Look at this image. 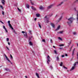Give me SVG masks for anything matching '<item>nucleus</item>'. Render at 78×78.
Instances as JSON below:
<instances>
[{"mask_svg":"<svg viewBox=\"0 0 78 78\" xmlns=\"http://www.w3.org/2000/svg\"><path fill=\"white\" fill-rule=\"evenodd\" d=\"M74 19L73 17H70V18L68 19V21L67 22V23H68L69 25H70V23H72V22H73V20Z\"/></svg>","mask_w":78,"mask_h":78,"instance_id":"1","label":"nucleus"},{"mask_svg":"<svg viewBox=\"0 0 78 78\" xmlns=\"http://www.w3.org/2000/svg\"><path fill=\"white\" fill-rule=\"evenodd\" d=\"M44 22H46V23H48L49 22V21L48 20V18H47V16H46L44 17Z\"/></svg>","mask_w":78,"mask_h":78,"instance_id":"2","label":"nucleus"},{"mask_svg":"<svg viewBox=\"0 0 78 78\" xmlns=\"http://www.w3.org/2000/svg\"><path fill=\"white\" fill-rule=\"evenodd\" d=\"M47 59H48V61H47V63L48 64H49V63H48V61H49V62H50V59H51V58L50 57V56L48 55V57H47Z\"/></svg>","mask_w":78,"mask_h":78,"instance_id":"3","label":"nucleus"},{"mask_svg":"<svg viewBox=\"0 0 78 78\" xmlns=\"http://www.w3.org/2000/svg\"><path fill=\"white\" fill-rule=\"evenodd\" d=\"M53 5H51L49 6L48 7V9H50V8H52V7H53Z\"/></svg>","mask_w":78,"mask_h":78,"instance_id":"4","label":"nucleus"},{"mask_svg":"<svg viewBox=\"0 0 78 78\" xmlns=\"http://www.w3.org/2000/svg\"><path fill=\"white\" fill-rule=\"evenodd\" d=\"M24 37H25V38H27L28 36H27V32H25L24 34Z\"/></svg>","mask_w":78,"mask_h":78,"instance_id":"5","label":"nucleus"},{"mask_svg":"<svg viewBox=\"0 0 78 78\" xmlns=\"http://www.w3.org/2000/svg\"><path fill=\"white\" fill-rule=\"evenodd\" d=\"M4 55L5 56V58H6V59L8 61H9V62H10V60H9V59L7 57V56H6V55H5V54H4Z\"/></svg>","mask_w":78,"mask_h":78,"instance_id":"6","label":"nucleus"},{"mask_svg":"<svg viewBox=\"0 0 78 78\" xmlns=\"http://www.w3.org/2000/svg\"><path fill=\"white\" fill-rule=\"evenodd\" d=\"M9 25L10 28H11L12 30H14V28H13L12 27V25H11V24H9Z\"/></svg>","mask_w":78,"mask_h":78,"instance_id":"7","label":"nucleus"},{"mask_svg":"<svg viewBox=\"0 0 78 78\" xmlns=\"http://www.w3.org/2000/svg\"><path fill=\"white\" fill-rule=\"evenodd\" d=\"M60 27V26H58V27H57V28L56 29V31H58V30H59V28H60V27Z\"/></svg>","mask_w":78,"mask_h":78,"instance_id":"8","label":"nucleus"},{"mask_svg":"<svg viewBox=\"0 0 78 78\" xmlns=\"http://www.w3.org/2000/svg\"><path fill=\"white\" fill-rule=\"evenodd\" d=\"M51 25L53 28H55V24H54L53 23H51Z\"/></svg>","mask_w":78,"mask_h":78,"instance_id":"9","label":"nucleus"},{"mask_svg":"<svg viewBox=\"0 0 78 78\" xmlns=\"http://www.w3.org/2000/svg\"><path fill=\"white\" fill-rule=\"evenodd\" d=\"M2 0V3L3 5H5V0Z\"/></svg>","mask_w":78,"mask_h":78,"instance_id":"10","label":"nucleus"},{"mask_svg":"<svg viewBox=\"0 0 78 78\" xmlns=\"http://www.w3.org/2000/svg\"><path fill=\"white\" fill-rule=\"evenodd\" d=\"M62 3H63V2H62L60 4H59L58 5H57V6H60V5H61Z\"/></svg>","mask_w":78,"mask_h":78,"instance_id":"11","label":"nucleus"},{"mask_svg":"<svg viewBox=\"0 0 78 78\" xmlns=\"http://www.w3.org/2000/svg\"><path fill=\"white\" fill-rule=\"evenodd\" d=\"M36 76H37V78H40L39 77V74L37 73H36Z\"/></svg>","mask_w":78,"mask_h":78,"instance_id":"12","label":"nucleus"},{"mask_svg":"<svg viewBox=\"0 0 78 78\" xmlns=\"http://www.w3.org/2000/svg\"><path fill=\"white\" fill-rule=\"evenodd\" d=\"M75 66H73L72 68L71 69V70H70V71H71V70H73L74 69H75Z\"/></svg>","mask_w":78,"mask_h":78,"instance_id":"13","label":"nucleus"},{"mask_svg":"<svg viewBox=\"0 0 78 78\" xmlns=\"http://www.w3.org/2000/svg\"><path fill=\"white\" fill-rule=\"evenodd\" d=\"M31 8H32V9H33V10H36V8H34L33 6L31 7Z\"/></svg>","mask_w":78,"mask_h":78,"instance_id":"14","label":"nucleus"},{"mask_svg":"<svg viewBox=\"0 0 78 78\" xmlns=\"http://www.w3.org/2000/svg\"><path fill=\"white\" fill-rule=\"evenodd\" d=\"M58 34H62L63 33V31H60L59 32H58Z\"/></svg>","mask_w":78,"mask_h":78,"instance_id":"15","label":"nucleus"},{"mask_svg":"<svg viewBox=\"0 0 78 78\" xmlns=\"http://www.w3.org/2000/svg\"><path fill=\"white\" fill-rule=\"evenodd\" d=\"M39 9H44V8L42 6H41L40 7H39Z\"/></svg>","mask_w":78,"mask_h":78,"instance_id":"16","label":"nucleus"},{"mask_svg":"<svg viewBox=\"0 0 78 78\" xmlns=\"http://www.w3.org/2000/svg\"><path fill=\"white\" fill-rule=\"evenodd\" d=\"M36 16L37 17H38L40 16V15L39 14H36Z\"/></svg>","mask_w":78,"mask_h":78,"instance_id":"17","label":"nucleus"},{"mask_svg":"<svg viewBox=\"0 0 78 78\" xmlns=\"http://www.w3.org/2000/svg\"><path fill=\"white\" fill-rule=\"evenodd\" d=\"M29 44L30 45H33V44H32V43L31 42V41L29 42Z\"/></svg>","mask_w":78,"mask_h":78,"instance_id":"18","label":"nucleus"},{"mask_svg":"<svg viewBox=\"0 0 78 78\" xmlns=\"http://www.w3.org/2000/svg\"><path fill=\"white\" fill-rule=\"evenodd\" d=\"M75 49H74L73 50V53H72V55L73 56V54H74V51H75Z\"/></svg>","mask_w":78,"mask_h":78,"instance_id":"19","label":"nucleus"},{"mask_svg":"<svg viewBox=\"0 0 78 78\" xmlns=\"http://www.w3.org/2000/svg\"><path fill=\"white\" fill-rule=\"evenodd\" d=\"M26 6H27V8H29L30 7V5H29V4H27V5H26Z\"/></svg>","mask_w":78,"mask_h":78,"instance_id":"20","label":"nucleus"},{"mask_svg":"<svg viewBox=\"0 0 78 78\" xmlns=\"http://www.w3.org/2000/svg\"><path fill=\"white\" fill-rule=\"evenodd\" d=\"M62 62H61L60 64V66H62Z\"/></svg>","mask_w":78,"mask_h":78,"instance_id":"21","label":"nucleus"},{"mask_svg":"<svg viewBox=\"0 0 78 78\" xmlns=\"http://www.w3.org/2000/svg\"><path fill=\"white\" fill-rule=\"evenodd\" d=\"M30 3L31 4H32V5H34L33 3L32 2V1H31V0H30Z\"/></svg>","mask_w":78,"mask_h":78,"instance_id":"22","label":"nucleus"},{"mask_svg":"<svg viewBox=\"0 0 78 78\" xmlns=\"http://www.w3.org/2000/svg\"><path fill=\"white\" fill-rule=\"evenodd\" d=\"M58 39H59V40H60V41H62V38H60V37H58Z\"/></svg>","mask_w":78,"mask_h":78,"instance_id":"23","label":"nucleus"},{"mask_svg":"<svg viewBox=\"0 0 78 78\" xmlns=\"http://www.w3.org/2000/svg\"><path fill=\"white\" fill-rule=\"evenodd\" d=\"M0 7L2 8V9H3V7L2 5H0Z\"/></svg>","mask_w":78,"mask_h":78,"instance_id":"24","label":"nucleus"},{"mask_svg":"<svg viewBox=\"0 0 78 78\" xmlns=\"http://www.w3.org/2000/svg\"><path fill=\"white\" fill-rule=\"evenodd\" d=\"M13 31L15 34H17V33L16 32V31L14 30H13Z\"/></svg>","mask_w":78,"mask_h":78,"instance_id":"25","label":"nucleus"},{"mask_svg":"<svg viewBox=\"0 0 78 78\" xmlns=\"http://www.w3.org/2000/svg\"><path fill=\"white\" fill-rule=\"evenodd\" d=\"M17 9L18 10V11H19L20 12H21V10H20V9L19 8H17Z\"/></svg>","mask_w":78,"mask_h":78,"instance_id":"26","label":"nucleus"},{"mask_svg":"<svg viewBox=\"0 0 78 78\" xmlns=\"http://www.w3.org/2000/svg\"><path fill=\"white\" fill-rule=\"evenodd\" d=\"M59 57H57V61H59Z\"/></svg>","mask_w":78,"mask_h":78,"instance_id":"27","label":"nucleus"},{"mask_svg":"<svg viewBox=\"0 0 78 78\" xmlns=\"http://www.w3.org/2000/svg\"><path fill=\"white\" fill-rule=\"evenodd\" d=\"M50 69H53V67L51 66H50Z\"/></svg>","mask_w":78,"mask_h":78,"instance_id":"28","label":"nucleus"},{"mask_svg":"<svg viewBox=\"0 0 78 78\" xmlns=\"http://www.w3.org/2000/svg\"><path fill=\"white\" fill-rule=\"evenodd\" d=\"M62 16L60 17V19H59V20H61V19H62Z\"/></svg>","mask_w":78,"mask_h":78,"instance_id":"29","label":"nucleus"},{"mask_svg":"<svg viewBox=\"0 0 78 78\" xmlns=\"http://www.w3.org/2000/svg\"><path fill=\"white\" fill-rule=\"evenodd\" d=\"M73 34L74 35H76V32H74L73 33Z\"/></svg>","mask_w":78,"mask_h":78,"instance_id":"30","label":"nucleus"},{"mask_svg":"<svg viewBox=\"0 0 78 78\" xmlns=\"http://www.w3.org/2000/svg\"><path fill=\"white\" fill-rule=\"evenodd\" d=\"M54 52L55 54H57V51H56L54 50Z\"/></svg>","mask_w":78,"mask_h":78,"instance_id":"31","label":"nucleus"},{"mask_svg":"<svg viewBox=\"0 0 78 78\" xmlns=\"http://www.w3.org/2000/svg\"><path fill=\"white\" fill-rule=\"evenodd\" d=\"M38 25L39 27H40V28H41V24H39Z\"/></svg>","mask_w":78,"mask_h":78,"instance_id":"32","label":"nucleus"},{"mask_svg":"<svg viewBox=\"0 0 78 78\" xmlns=\"http://www.w3.org/2000/svg\"><path fill=\"white\" fill-rule=\"evenodd\" d=\"M59 46H60V47H61L62 46H64V44H60V45H59Z\"/></svg>","mask_w":78,"mask_h":78,"instance_id":"33","label":"nucleus"},{"mask_svg":"<svg viewBox=\"0 0 78 78\" xmlns=\"http://www.w3.org/2000/svg\"><path fill=\"white\" fill-rule=\"evenodd\" d=\"M76 2H78V0H76L74 2V3H76Z\"/></svg>","mask_w":78,"mask_h":78,"instance_id":"34","label":"nucleus"},{"mask_svg":"<svg viewBox=\"0 0 78 78\" xmlns=\"http://www.w3.org/2000/svg\"><path fill=\"white\" fill-rule=\"evenodd\" d=\"M5 30L6 32V33H8V30H6V29H5Z\"/></svg>","mask_w":78,"mask_h":78,"instance_id":"35","label":"nucleus"},{"mask_svg":"<svg viewBox=\"0 0 78 78\" xmlns=\"http://www.w3.org/2000/svg\"><path fill=\"white\" fill-rule=\"evenodd\" d=\"M50 41L51 43H53V41H52V40L51 39H50Z\"/></svg>","mask_w":78,"mask_h":78,"instance_id":"36","label":"nucleus"},{"mask_svg":"<svg viewBox=\"0 0 78 78\" xmlns=\"http://www.w3.org/2000/svg\"><path fill=\"white\" fill-rule=\"evenodd\" d=\"M6 47L7 50H9V48H8V47L7 46H6Z\"/></svg>","mask_w":78,"mask_h":78,"instance_id":"37","label":"nucleus"},{"mask_svg":"<svg viewBox=\"0 0 78 78\" xmlns=\"http://www.w3.org/2000/svg\"><path fill=\"white\" fill-rule=\"evenodd\" d=\"M7 42H8V41H9V38H7Z\"/></svg>","mask_w":78,"mask_h":78,"instance_id":"38","label":"nucleus"},{"mask_svg":"<svg viewBox=\"0 0 78 78\" xmlns=\"http://www.w3.org/2000/svg\"><path fill=\"white\" fill-rule=\"evenodd\" d=\"M3 28L4 29H5H5H6V28H5V26H3Z\"/></svg>","mask_w":78,"mask_h":78,"instance_id":"39","label":"nucleus"},{"mask_svg":"<svg viewBox=\"0 0 78 78\" xmlns=\"http://www.w3.org/2000/svg\"><path fill=\"white\" fill-rule=\"evenodd\" d=\"M63 68H64L65 69H67V68L66 67H65L64 66H63Z\"/></svg>","mask_w":78,"mask_h":78,"instance_id":"40","label":"nucleus"},{"mask_svg":"<svg viewBox=\"0 0 78 78\" xmlns=\"http://www.w3.org/2000/svg\"><path fill=\"white\" fill-rule=\"evenodd\" d=\"M0 22H1V23H2L3 24H4V23H3V22H2V21L0 20Z\"/></svg>","mask_w":78,"mask_h":78,"instance_id":"41","label":"nucleus"},{"mask_svg":"<svg viewBox=\"0 0 78 78\" xmlns=\"http://www.w3.org/2000/svg\"><path fill=\"white\" fill-rule=\"evenodd\" d=\"M2 15H3L5 14L4 13V12H3V11H2Z\"/></svg>","mask_w":78,"mask_h":78,"instance_id":"42","label":"nucleus"},{"mask_svg":"<svg viewBox=\"0 0 78 78\" xmlns=\"http://www.w3.org/2000/svg\"><path fill=\"white\" fill-rule=\"evenodd\" d=\"M8 23H9V24H10V21H8Z\"/></svg>","mask_w":78,"mask_h":78,"instance_id":"43","label":"nucleus"},{"mask_svg":"<svg viewBox=\"0 0 78 78\" xmlns=\"http://www.w3.org/2000/svg\"><path fill=\"white\" fill-rule=\"evenodd\" d=\"M5 69V70H6V71H8V69Z\"/></svg>","mask_w":78,"mask_h":78,"instance_id":"44","label":"nucleus"},{"mask_svg":"<svg viewBox=\"0 0 78 78\" xmlns=\"http://www.w3.org/2000/svg\"><path fill=\"white\" fill-rule=\"evenodd\" d=\"M77 59H78V53L77 54Z\"/></svg>","mask_w":78,"mask_h":78,"instance_id":"45","label":"nucleus"},{"mask_svg":"<svg viewBox=\"0 0 78 78\" xmlns=\"http://www.w3.org/2000/svg\"><path fill=\"white\" fill-rule=\"evenodd\" d=\"M62 58H63L64 57V55H62Z\"/></svg>","mask_w":78,"mask_h":78,"instance_id":"46","label":"nucleus"},{"mask_svg":"<svg viewBox=\"0 0 78 78\" xmlns=\"http://www.w3.org/2000/svg\"><path fill=\"white\" fill-rule=\"evenodd\" d=\"M22 33H25V31H22Z\"/></svg>","mask_w":78,"mask_h":78,"instance_id":"47","label":"nucleus"},{"mask_svg":"<svg viewBox=\"0 0 78 78\" xmlns=\"http://www.w3.org/2000/svg\"><path fill=\"white\" fill-rule=\"evenodd\" d=\"M42 41L43 42H45V39H43Z\"/></svg>","mask_w":78,"mask_h":78,"instance_id":"48","label":"nucleus"},{"mask_svg":"<svg viewBox=\"0 0 78 78\" xmlns=\"http://www.w3.org/2000/svg\"><path fill=\"white\" fill-rule=\"evenodd\" d=\"M10 55L11 58H12V55H11V54H10Z\"/></svg>","mask_w":78,"mask_h":78,"instance_id":"49","label":"nucleus"},{"mask_svg":"<svg viewBox=\"0 0 78 78\" xmlns=\"http://www.w3.org/2000/svg\"><path fill=\"white\" fill-rule=\"evenodd\" d=\"M8 44L9 45H10V43H9V42H8Z\"/></svg>","mask_w":78,"mask_h":78,"instance_id":"50","label":"nucleus"},{"mask_svg":"<svg viewBox=\"0 0 78 78\" xmlns=\"http://www.w3.org/2000/svg\"><path fill=\"white\" fill-rule=\"evenodd\" d=\"M29 32L30 33H31V30H29Z\"/></svg>","mask_w":78,"mask_h":78,"instance_id":"51","label":"nucleus"},{"mask_svg":"<svg viewBox=\"0 0 78 78\" xmlns=\"http://www.w3.org/2000/svg\"><path fill=\"white\" fill-rule=\"evenodd\" d=\"M68 56L67 54H66L65 56Z\"/></svg>","mask_w":78,"mask_h":78,"instance_id":"52","label":"nucleus"},{"mask_svg":"<svg viewBox=\"0 0 78 78\" xmlns=\"http://www.w3.org/2000/svg\"><path fill=\"white\" fill-rule=\"evenodd\" d=\"M37 20V19L36 18H35L34 19V20L35 21H36V20Z\"/></svg>","mask_w":78,"mask_h":78,"instance_id":"53","label":"nucleus"},{"mask_svg":"<svg viewBox=\"0 0 78 78\" xmlns=\"http://www.w3.org/2000/svg\"><path fill=\"white\" fill-rule=\"evenodd\" d=\"M53 15V14L52 13H51L50 15V16H52Z\"/></svg>","mask_w":78,"mask_h":78,"instance_id":"54","label":"nucleus"},{"mask_svg":"<svg viewBox=\"0 0 78 78\" xmlns=\"http://www.w3.org/2000/svg\"><path fill=\"white\" fill-rule=\"evenodd\" d=\"M10 62V63L11 64H12V63L11 62V61H10V62Z\"/></svg>","mask_w":78,"mask_h":78,"instance_id":"55","label":"nucleus"},{"mask_svg":"<svg viewBox=\"0 0 78 78\" xmlns=\"http://www.w3.org/2000/svg\"><path fill=\"white\" fill-rule=\"evenodd\" d=\"M53 48H55V46H53Z\"/></svg>","mask_w":78,"mask_h":78,"instance_id":"56","label":"nucleus"},{"mask_svg":"<svg viewBox=\"0 0 78 78\" xmlns=\"http://www.w3.org/2000/svg\"><path fill=\"white\" fill-rule=\"evenodd\" d=\"M25 78H27V76H25Z\"/></svg>","mask_w":78,"mask_h":78,"instance_id":"57","label":"nucleus"},{"mask_svg":"<svg viewBox=\"0 0 78 78\" xmlns=\"http://www.w3.org/2000/svg\"><path fill=\"white\" fill-rule=\"evenodd\" d=\"M57 16H58V15H56L55 17H57Z\"/></svg>","mask_w":78,"mask_h":78,"instance_id":"58","label":"nucleus"},{"mask_svg":"<svg viewBox=\"0 0 78 78\" xmlns=\"http://www.w3.org/2000/svg\"><path fill=\"white\" fill-rule=\"evenodd\" d=\"M77 47H78V44H77Z\"/></svg>","mask_w":78,"mask_h":78,"instance_id":"59","label":"nucleus"},{"mask_svg":"<svg viewBox=\"0 0 78 78\" xmlns=\"http://www.w3.org/2000/svg\"><path fill=\"white\" fill-rule=\"evenodd\" d=\"M2 66H0V67H2Z\"/></svg>","mask_w":78,"mask_h":78,"instance_id":"60","label":"nucleus"},{"mask_svg":"<svg viewBox=\"0 0 78 78\" xmlns=\"http://www.w3.org/2000/svg\"><path fill=\"white\" fill-rule=\"evenodd\" d=\"M30 38L29 39V41H30Z\"/></svg>","mask_w":78,"mask_h":78,"instance_id":"61","label":"nucleus"},{"mask_svg":"<svg viewBox=\"0 0 78 78\" xmlns=\"http://www.w3.org/2000/svg\"><path fill=\"white\" fill-rule=\"evenodd\" d=\"M68 44H69V45H70V44L69 43H68Z\"/></svg>","mask_w":78,"mask_h":78,"instance_id":"62","label":"nucleus"},{"mask_svg":"<svg viewBox=\"0 0 78 78\" xmlns=\"http://www.w3.org/2000/svg\"><path fill=\"white\" fill-rule=\"evenodd\" d=\"M31 37H33V36H31Z\"/></svg>","mask_w":78,"mask_h":78,"instance_id":"63","label":"nucleus"},{"mask_svg":"<svg viewBox=\"0 0 78 78\" xmlns=\"http://www.w3.org/2000/svg\"><path fill=\"white\" fill-rule=\"evenodd\" d=\"M71 49H72V48H71Z\"/></svg>","mask_w":78,"mask_h":78,"instance_id":"64","label":"nucleus"}]
</instances>
